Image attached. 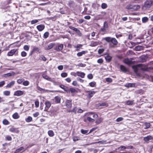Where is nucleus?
<instances>
[{
  "mask_svg": "<svg viewBox=\"0 0 153 153\" xmlns=\"http://www.w3.org/2000/svg\"><path fill=\"white\" fill-rule=\"evenodd\" d=\"M103 39L109 43L110 47L111 48H114V46L117 45L118 44L117 40L114 38L107 37L104 38Z\"/></svg>",
  "mask_w": 153,
  "mask_h": 153,
  "instance_id": "f257e3e1",
  "label": "nucleus"
},
{
  "mask_svg": "<svg viewBox=\"0 0 153 153\" xmlns=\"http://www.w3.org/2000/svg\"><path fill=\"white\" fill-rule=\"evenodd\" d=\"M18 49H14L11 50L8 52L7 55L8 56H12L14 55L17 56L18 54Z\"/></svg>",
  "mask_w": 153,
  "mask_h": 153,
  "instance_id": "f03ea898",
  "label": "nucleus"
},
{
  "mask_svg": "<svg viewBox=\"0 0 153 153\" xmlns=\"http://www.w3.org/2000/svg\"><path fill=\"white\" fill-rule=\"evenodd\" d=\"M153 4V0L146 1L144 4V7L146 8H149Z\"/></svg>",
  "mask_w": 153,
  "mask_h": 153,
  "instance_id": "7ed1b4c3",
  "label": "nucleus"
},
{
  "mask_svg": "<svg viewBox=\"0 0 153 153\" xmlns=\"http://www.w3.org/2000/svg\"><path fill=\"white\" fill-rule=\"evenodd\" d=\"M86 96L89 98H91L96 93L94 91H88L85 92Z\"/></svg>",
  "mask_w": 153,
  "mask_h": 153,
  "instance_id": "20e7f679",
  "label": "nucleus"
},
{
  "mask_svg": "<svg viewBox=\"0 0 153 153\" xmlns=\"http://www.w3.org/2000/svg\"><path fill=\"white\" fill-rule=\"evenodd\" d=\"M45 111H47L48 109L50 108L51 105V103L48 101H46L45 103Z\"/></svg>",
  "mask_w": 153,
  "mask_h": 153,
  "instance_id": "39448f33",
  "label": "nucleus"
},
{
  "mask_svg": "<svg viewBox=\"0 0 153 153\" xmlns=\"http://www.w3.org/2000/svg\"><path fill=\"white\" fill-rule=\"evenodd\" d=\"M65 105L68 108H70L72 105V100H67L65 101Z\"/></svg>",
  "mask_w": 153,
  "mask_h": 153,
  "instance_id": "423d86ee",
  "label": "nucleus"
},
{
  "mask_svg": "<svg viewBox=\"0 0 153 153\" xmlns=\"http://www.w3.org/2000/svg\"><path fill=\"white\" fill-rule=\"evenodd\" d=\"M24 94V91L21 90H17L16 91L14 94V95L17 96H20Z\"/></svg>",
  "mask_w": 153,
  "mask_h": 153,
  "instance_id": "0eeeda50",
  "label": "nucleus"
},
{
  "mask_svg": "<svg viewBox=\"0 0 153 153\" xmlns=\"http://www.w3.org/2000/svg\"><path fill=\"white\" fill-rule=\"evenodd\" d=\"M37 30L39 31H42L45 28V26L43 25H40L36 26Z\"/></svg>",
  "mask_w": 153,
  "mask_h": 153,
  "instance_id": "6e6552de",
  "label": "nucleus"
},
{
  "mask_svg": "<svg viewBox=\"0 0 153 153\" xmlns=\"http://www.w3.org/2000/svg\"><path fill=\"white\" fill-rule=\"evenodd\" d=\"M63 48V45L62 44L59 45L56 47L55 50L58 51L62 50Z\"/></svg>",
  "mask_w": 153,
  "mask_h": 153,
  "instance_id": "1a4fd4ad",
  "label": "nucleus"
},
{
  "mask_svg": "<svg viewBox=\"0 0 153 153\" xmlns=\"http://www.w3.org/2000/svg\"><path fill=\"white\" fill-rule=\"evenodd\" d=\"M153 139V137L149 135L147 137H144L143 138L144 140L146 142L150 140Z\"/></svg>",
  "mask_w": 153,
  "mask_h": 153,
  "instance_id": "9d476101",
  "label": "nucleus"
},
{
  "mask_svg": "<svg viewBox=\"0 0 153 153\" xmlns=\"http://www.w3.org/2000/svg\"><path fill=\"white\" fill-rule=\"evenodd\" d=\"M124 62L125 63L128 65L133 63V62L128 58L125 59L124 61Z\"/></svg>",
  "mask_w": 153,
  "mask_h": 153,
  "instance_id": "9b49d317",
  "label": "nucleus"
},
{
  "mask_svg": "<svg viewBox=\"0 0 153 153\" xmlns=\"http://www.w3.org/2000/svg\"><path fill=\"white\" fill-rule=\"evenodd\" d=\"M76 74L77 76L80 77L82 78H83L84 77L85 75V74L83 72H80L79 71L76 72Z\"/></svg>",
  "mask_w": 153,
  "mask_h": 153,
  "instance_id": "f8f14e48",
  "label": "nucleus"
},
{
  "mask_svg": "<svg viewBox=\"0 0 153 153\" xmlns=\"http://www.w3.org/2000/svg\"><path fill=\"white\" fill-rule=\"evenodd\" d=\"M55 45V43H51L49 44L47 47H46L45 48L46 50H48L51 49Z\"/></svg>",
  "mask_w": 153,
  "mask_h": 153,
  "instance_id": "ddd939ff",
  "label": "nucleus"
},
{
  "mask_svg": "<svg viewBox=\"0 0 153 153\" xmlns=\"http://www.w3.org/2000/svg\"><path fill=\"white\" fill-rule=\"evenodd\" d=\"M99 44V42H94L93 41H92L91 42V43L90 44V46L91 47H95Z\"/></svg>",
  "mask_w": 153,
  "mask_h": 153,
  "instance_id": "4468645a",
  "label": "nucleus"
},
{
  "mask_svg": "<svg viewBox=\"0 0 153 153\" xmlns=\"http://www.w3.org/2000/svg\"><path fill=\"white\" fill-rule=\"evenodd\" d=\"M37 89L40 91L42 93H45L46 92H47L48 91V90H45L44 89L40 87L39 86H37Z\"/></svg>",
  "mask_w": 153,
  "mask_h": 153,
  "instance_id": "2eb2a0df",
  "label": "nucleus"
},
{
  "mask_svg": "<svg viewBox=\"0 0 153 153\" xmlns=\"http://www.w3.org/2000/svg\"><path fill=\"white\" fill-rule=\"evenodd\" d=\"M10 131L12 132H16L18 133L19 132V131L17 130L16 128L12 127L9 129Z\"/></svg>",
  "mask_w": 153,
  "mask_h": 153,
  "instance_id": "dca6fc26",
  "label": "nucleus"
},
{
  "mask_svg": "<svg viewBox=\"0 0 153 153\" xmlns=\"http://www.w3.org/2000/svg\"><path fill=\"white\" fill-rule=\"evenodd\" d=\"M83 46V45L80 44H77L76 46H74V48H76V50L77 51H79L80 49L82 48V47Z\"/></svg>",
  "mask_w": 153,
  "mask_h": 153,
  "instance_id": "f3484780",
  "label": "nucleus"
},
{
  "mask_svg": "<svg viewBox=\"0 0 153 153\" xmlns=\"http://www.w3.org/2000/svg\"><path fill=\"white\" fill-rule=\"evenodd\" d=\"M87 53V51H83L81 52H78L77 53V55L78 56H82L83 55Z\"/></svg>",
  "mask_w": 153,
  "mask_h": 153,
  "instance_id": "a211bd4d",
  "label": "nucleus"
},
{
  "mask_svg": "<svg viewBox=\"0 0 153 153\" xmlns=\"http://www.w3.org/2000/svg\"><path fill=\"white\" fill-rule=\"evenodd\" d=\"M19 115L18 114L17 112L14 113L12 115L13 118L15 119H18L19 118Z\"/></svg>",
  "mask_w": 153,
  "mask_h": 153,
  "instance_id": "6ab92c4d",
  "label": "nucleus"
},
{
  "mask_svg": "<svg viewBox=\"0 0 153 153\" xmlns=\"http://www.w3.org/2000/svg\"><path fill=\"white\" fill-rule=\"evenodd\" d=\"M15 83V81H13L8 84L6 86V87L10 88Z\"/></svg>",
  "mask_w": 153,
  "mask_h": 153,
  "instance_id": "aec40b11",
  "label": "nucleus"
},
{
  "mask_svg": "<svg viewBox=\"0 0 153 153\" xmlns=\"http://www.w3.org/2000/svg\"><path fill=\"white\" fill-rule=\"evenodd\" d=\"M105 58L107 62H109L111 60L112 57L108 54L105 57Z\"/></svg>",
  "mask_w": 153,
  "mask_h": 153,
  "instance_id": "412c9836",
  "label": "nucleus"
},
{
  "mask_svg": "<svg viewBox=\"0 0 153 153\" xmlns=\"http://www.w3.org/2000/svg\"><path fill=\"white\" fill-rule=\"evenodd\" d=\"M42 76L44 78L48 81H51V79H52L51 77L48 76L47 75L45 74H43L42 75Z\"/></svg>",
  "mask_w": 153,
  "mask_h": 153,
  "instance_id": "4be33fe9",
  "label": "nucleus"
},
{
  "mask_svg": "<svg viewBox=\"0 0 153 153\" xmlns=\"http://www.w3.org/2000/svg\"><path fill=\"white\" fill-rule=\"evenodd\" d=\"M120 68L121 70L123 72H126L127 71V69L123 65H121Z\"/></svg>",
  "mask_w": 153,
  "mask_h": 153,
  "instance_id": "5701e85b",
  "label": "nucleus"
},
{
  "mask_svg": "<svg viewBox=\"0 0 153 153\" xmlns=\"http://www.w3.org/2000/svg\"><path fill=\"white\" fill-rule=\"evenodd\" d=\"M125 104L128 105H132L134 103V100H127L125 102Z\"/></svg>",
  "mask_w": 153,
  "mask_h": 153,
  "instance_id": "b1692460",
  "label": "nucleus"
},
{
  "mask_svg": "<svg viewBox=\"0 0 153 153\" xmlns=\"http://www.w3.org/2000/svg\"><path fill=\"white\" fill-rule=\"evenodd\" d=\"M125 86L128 87H132L135 86L134 83H128L125 85Z\"/></svg>",
  "mask_w": 153,
  "mask_h": 153,
  "instance_id": "393cba45",
  "label": "nucleus"
},
{
  "mask_svg": "<svg viewBox=\"0 0 153 153\" xmlns=\"http://www.w3.org/2000/svg\"><path fill=\"white\" fill-rule=\"evenodd\" d=\"M103 119L102 117H100L98 119L95 121V123L97 124H100L103 120Z\"/></svg>",
  "mask_w": 153,
  "mask_h": 153,
  "instance_id": "a878e982",
  "label": "nucleus"
},
{
  "mask_svg": "<svg viewBox=\"0 0 153 153\" xmlns=\"http://www.w3.org/2000/svg\"><path fill=\"white\" fill-rule=\"evenodd\" d=\"M48 135L51 137L53 136L54 134V132L52 130H51L48 131Z\"/></svg>",
  "mask_w": 153,
  "mask_h": 153,
  "instance_id": "bb28decb",
  "label": "nucleus"
},
{
  "mask_svg": "<svg viewBox=\"0 0 153 153\" xmlns=\"http://www.w3.org/2000/svg\"><path fill=\"white\" fill-rule=\"evenodd\" d=\"M96 83L94 81L91 82L89 83V85L90 86L92 87L96 86Z\"/></svg>",
  "mask_w": 153,
  "mask_h": 153,
  "instance_id": "cd10ccee",
  "label": "nucleus"
},
{
  "mask_svg": "<svg viewBox=\"0 0 153 153\" xmlns=\"http://www.w3.org/2000/svg\"><path fill=\"white\" fill-rule=\"evenodd\" d=\"M142 64H138L136 66H133L132 67L133 68H135V71H136L139 68L141 67L142 66Z\"/></svg>",
  "mask_w": 153,
  "mask_h": 153,
  "instance_id": "c85d7f7f",
  "label": "nucleus"
},
{
  "mask_svg": "<svg viewBox=\"0 0 153 153\" xmlns=\"http://www.w3.org/2000/svg\"><path fill=\"white\" fill-rule=\"evenodd\" d=\"M32 118L30 116H28L27 118L25 119V121L29 123L32 120Z\"/></svg>",
  "mask_w": 153,
  "mask_h": 153,
  "instance_id": "c756f323",
  "label": "nucleus"
},
{
  "mask_svg": "<svg viewBox=\"0 0 153 153\" xmlns=\"http://www.w3.org/2000/svg\"><path fill=\"white\" fill-rule=\"evenodd\" d=\"M24 149V148L23 147H20L19 148L16 150L15 152V153H17L20 152L21 151L23 150Z\"/></svg>",
  "mask_w": 153,
  "mask_h": 153,
  "instance_id": "7c9ffc66",
  "label": "nucleus"
},
{
  "mask_svg": "<svg viewBox=\"0 0 153 153\" xmlns=\"http://www.w3.org/2000/svg\"><path fill=\"white\" fill-rule=\"evenodd\" d=\"M55 101L57 103H59L60 102L61 98L58 96L56 97L55 98Z\"/></svg>",
  "mask_w": 153,
  "mask_h": 153,
  "instance_id": "2f4dec72",
  "label": "nucleus"
},
{
  "mask_svg": "<svg viewBox=\"0 0 153 153\" xmlns=\"http://www.w3.org/2000/svg\"><path fill=\"white\" fill-rule=\"evenodd\" d=\"M2 123L4 125H8L10 123L9 121L6 119H4L3 120Z\"/></svg>",
  "mask_w": 153,
  "mask_h": 153,
  "instance_id": "473e14b6",
  "label": "nucleus"
},
{
  "mask_svg": "<svg viewBox=\"0 0 153 153\" xmlns=\"http://www.w3.org/2000/svg\"><path fill=\"white\" fill-rule=\"evenodd\" d=\"M15 74V73L13 72H11L10 73H9L6 74H5V75H6L7 76H13Z\"/></svg>",
  "mask_w": 153,
  "mask_h": 153,
  "instance_id": "72a5a7b5",
  "label": "nucleus"
},
{
  "mask_svg": "<svg viewBox=\"0 0 153 153\" xmlns=\"http://www.w3.org/2000/svg\"><path fill=\"white\" fill-rule=\"evenodd\" d=\"M145 127L144 128L145 129H146L149 128L150 126V124L149 123H146L144 124Z\"/></svg>",
  "mask_w": 153,
  "mask_h": 153,
  "instance_id": "f704fd0d",
  "label": "nucleus"
},
{
  "mask_svg": "<svg viewBox=\"0 0 153 153\" xmlns=\"http://www.w3.org/2000/svg\"><path fill=\"white\" fill-rule=\"evenodd\" d=\"M3 94L4 95L8 96L10 95V91H4L3 92Z\"/></svg>",
  "mask_w": 153,
  "mask_h": 153,
  "instance_id": "c9c22d12",
  "label": "nucleus"
},
{
  "mask_svg": "<svg viewBox=\"0 0 153 153\" xmlns=\"http://www.w3.org/2000/svg\"><path fill=\"white\" fill-rule=\"evenodd\" d=\"M148 20V18L146 17H145L142 18V21L143 23L146 22Z\"/></svg>",
  "mask_w": 153,
  "mask_h": 153,
  "instance_id": "e433bc0d",
  "label": "nucleus"
},
{
  "mask_svg": "<svg viewBox=\"0 0 153 153\" xmlns=\"http://www.w3.org/2000/svg\"><path fill=\"white\" fill-rule=\"evenodd\" d=\"M87 120L90 122H93L94 121V119H92L89 117H87Z\"/></svg>",
  "mask_w": 153,
  "mask_h": 153,
  "instance_id": "4c0bfd02",
  "label": "nucleus"
},
{
  "mask_svg": "<svg viewBox=\"0 0 153 153\" xmlns=\"http://www.w3.org/2000/svg\"><path fill=\"white\" fill-rule=\"evenodd\" d=\"M126 8L128 10L133 9V6L131 4L128 5L126 6Z\"/></svg>",
  "mask_w": 153,
  "mask_h": 153,
  "instance_id": "58836bf2",
  "label": "nucleus"
},
{
  "mask_svg": "<svg viewBox=\"0 0 153 153\" xmlns=\"http://www.w3.org/2000/svg\"><path fill=\"white\" fill-rule=\"evenodd\" d=\"M29 82L28 81L26 80L23 82L22 84L25 86H27L29 85Z\"/></svg>",
  "mask_w": 153,
  "mask_h": 153,
  "instance_id": "ea45409f",
  "label": "nucleus"
},
{
  "mask_svg": "<svg viewBox=\"0 0 153 153\" xmlns=\"http://www.w3.org/2000/svg\"><path fill=\"white\" fill-rule=\"evenodd\" d=\"M49 33L48 32H45L43 35V37L45 39H46L49 36Z\"/></svg>",
  "mask_w": 153,
  "mask_h": 153,
  "instance_id": "a19ab883",
  "label": "nucleus"
},
{
  "mask_svg": "<svg viewBox=\"0 0 153 153\" xmlns=\"http://www.w3.org/2000/svg\"><path fill=\"white\" fill-rule=\"evenodd\" d=\"M102 14L100 15L101 17L100 18H98L97 19L98 20L100 19H102L103 17L105 16V12H102Z\"/></svg>",
  "mask_w": 153,
  "mask_h": 153,
  "instance_id": "79ce46f5",
  "label": "nucleus"
},
{
  "mask_svg": "<svg viewBox=\"0 0 153 153\" xmlns=\"http://www.w3.org/2000/svg\"><path fill=\"white\" fill-rule=\"evenodd\" d=\"M74 4V2L73 1H70L68 2V5L70 7L73 6Z\"/></svg>",
  "mask_w": 153,
  "mask_h": 153,
  "instance_id": "37998d69",
  "label": "nucleus"
},
{
  "mask_svg": "<svg viewBox=\"0 0 153 153\" xmlns=\"http://www.w3.org/2000/svg\"><path fill=\"white\" fill-rule=\"evenodd\" d=\"M107 7V4L105 3H102L101 4V7L103 9H105Z\"/></svg>",
  "mask_w": 153,
  "mask_h": 153,
  "instance_id": "c03bdc74",
  "label": "nucleus"
},
{
  "mask_svg": "<svg viewBox=\"0 0 153 153\" xmlns=\"http://www.w3.org/2000/svg\"><path fill=\"white\" fill-rule=\"evenodd\" d=\"M76 33L79 36H82V34L80 32V31L78 29L76 30L75 31Z\"/></svg>",
  "mask_w": 153,
  "mask_h": 153,
  "instance_id": "a18cd8bd",
  "label": "nucleus"
},
{
  "mask_svg": "<svg viewBox=\"0 0 153 153\" xmlns=\"http://www.w3.org/2000/svg\"><path fill=\"white\" fill-rule=\"evenodd\" d=\"M40 59L41 60H43L44 61H45L47 59L43 55H41L40 56Z\"/></svg>",
  "mask_w": 153,
  "mask_h": 153,
  "instance_id": "49530a36",
  "label": "nucleus"
},
{
  "mask_svg": "<svg viewBox=\"0 0 153 153\" xmlns=\"http://www.w3.org/2000/svg\"><path fill=\"white\" fill-rule=\"evenodd\" d=\"M50 81L52 82L53 83L54 85H59V82H56L52 79H51V81Z\"/></svg>",
  "mask_w": 153,
  "mask_h": 153,
  "instance_id": "de8ad7c7",
  "label": "nucleus"
},
{
  "mask_svg": "<svg viewBox=\"0 0 153 153\" xmlns=\"http://www.w3.org/2000/svg\"><path fill=\"white\" fill-rule=\"evenodd\" d=\"M73 140L74 141H76L79 140V138L77 136H74L73 138Z\"/></svg>",
  "mask_w": 153,
  "mask_h": 153,
  "instance_id": "09e8293b",
  "label": "nucleus"
},
{
  "mask_svg": "<svg viewBox=\"0 0 153 153\" xmlns=\"http://www.w3.org/2000/svg\"><path fill=\"white\" fill-rule=\"evenodd\" d=\"M61 76L62 77H65L67 76L68 74L65 72L62 73L61 74Z\"/></svg>",
  "mask_w": 153,
  "mask_h": 153,
  "instance_id": "8fccbe9b",
  "label": "nucleus"
},
{
  "mask_svg": "<svg viewBox=\"0 0 153 153\" xmlns=\"http://www.w3.org/2000/svg\"><path fill=\"white\" fill-rule=\"evenodd\" d=\"M106 81L107 82L111 83L112 81V79L110 78H107L105 79Z\"/></svg>",
  "mask_w": 153,
  "mask_h": 153,
  "instance_id": "3c124183",
  "label": "nucleus"
},
{
  "mask_svg": "<svg viewBox=\"0 0 153 153\" xmlns=\"http://www.w3.org/2000/svg\"><path fill=\"white\" fill-rule=\"evenodd\" d=\"M103 27L106 29L108 28V23L106 22H104V24H103Z\"/></svg>",
  "mask_w": 153,
  "mask_h": 153,
  "instance_id": "603ef678",
  "label": "nucleus"
},
{
  "mask_svg": "<svg viewBox=\"0 0 153 153\" xmlns=\"http://www.w3.org/2000/svg\"><path fill=\"white\" fill-rule=\"evenodd\" d=\"M24 50L28 51L29 49V47L27 45H25L23 47Z\"/></svg>",
  "mask_w": 153,
  "mask_h": 153,
  "instance_id": "864d4df0",
  "label": "nucleus"
},
{
  "mask_svg": "<svg viewBox=\"0 0 153 153\" xmlns=\"http://www.w3.org/2000/svg\"><path fill=\"white\" fill-rule=\"evenodd\" d=\"M5 139L8 141H11L12 140V138L11 136H7L5 137Z\"/></svg>",
  "mask_w": 153,
  "mask_h": 153,
  "instance_id": "5fc2aeb1",
  "label": "nucleus"
},
{
  "mask_svg": "<svg viewBox=\"0 0 153 153\" xmlns=\"http://www.w3.org/2000/svg\"><path fill=\"white\" fill-rule=\"evenodd\" d=\"M27 54V53L24 51H22L21 53V55L22 57L26 56Z\"/></svg>",
  "mask_w": 153,
  "mask_h": 153,
  "instance_id": "6e6d98bb",
  "label": "nucleus"
},
{
  "mask_svg": "<svg viewBox=\"0 0 153 153\" xmlns=\"http://www.w3.org/2000/svg\"><path fill=\"white\" fill-rule=\"evenodd\" d=\"M140 6L139 5H135L133 6V9L135 10H137L140 8Z\"/></svg>",
  "mask_w": 153,
  "mask_h": 153,
  "instance_id": "4d7b16f0",
  "label": "nucleus"
},
{
  "mask_svg": "<svg viewBox=\"0 0 153 153\" xmlns=\"http://www.w3.org/2000/svg\"><path fill=\"white\" fill-rule=\"evenodd\" d=\"M35 107L38 108L39 105V102L38 100H36L35 102Z\"/></svg>",
  "mask_w": 153,
  "mask_h": 153,
  "instance_id": "13d9d810",
  "label": "nucleus"
},
{
  "mask_svg": "<svg viewBox=\"0 0 153 153\" xmlns=\"http://www.w3.org/2000/svg\"><path fill=\"white\" fill-rule=\"evenodd\" d=\"M38 22V20H37V19H35V20H32L30 22H31V24H35L37 22Z\"/></svg>",
  "mask_w": 153,
  "mask_h": 153,
  "instance_id": "bf43d9fd",
  "label": "nucleus"
},
{
  "mask_svg": "<svg viewBox=\"0 0 153 153\" xmlns=\"http://www.w3.org/2000/svg\"><path fill=\"white\" fill-rule=\"evenodd\" d=\"M104 49L103 48L100 49L98 50V53L99 54H101L104 51Z\"/></svg>",
  "mask_w": 153,
  "mask_h": 153,
  "instance_id": "052dcab7",
  "label": "nucleus"
},
{
  "mask_svg": "<svg viewBox=\"0 0 153 153\" xmlns=\"http://www.w3.org/2000/svg\"><path fill=\"white\" fill-rule=\"evenodd\" d=\"M127 147L124 146H121L118 148V149L120 150L126 149Z\"/></svg>",
  "mask_w": 153,
  "mask_h": 153,
  "instance_id": "680f3d73",
  "label": "nucleus"
},
{
  "mask_svg": "<svg viewBox=\"0 0 153 153\" xmlns=\"http://www.w3.org/2000/svg\"><path fill=\"white\" fill-rule=\"evenodd\" d=\"M87 77L89 79H91L93 78V76L91 74H90L88 75Z\"/></svg>",
  "mask_w": 153,
  "mask_h": 153,
  "instance_id": "e2e57ef3",
  "label": "nucleus"
},
{
  "mask_svg": "<svg viewBox=\"0 0 153 153\" xmlns=\"http://www.w3.org/2000/svg\"><path fill=\"white\" fill-rule=\"evenodd\" d=\"M33 51H37L40 53V49L38 47H34L33 48Z\"/></svg>",
  "mask_w": 153,
  "mask_h": 153,
  "instance_id": "0e129e2a",
  "label": "nucleus"
},
{
  "mask_svg": "<svg viewBox=\"0 0 153 153\" xmlns=\"http://www.w3.org/2000/svg\"><path fill=\"white\" fill-rule=\"evenodd\" d=\"M123 120V118L122 117H120L117 118L116 121L117 122H119L122 121Z\"/></svg>",
  "mask_w": 153,
  "mask_h": 153,
  "instance_id": "69168bd1",
  "label": "nucleus"
},
{
  "mask_svg": "<svg viewBox=\"0 0 153 153\" xmlns=\"http://www.w3.org/2000/svg\"><path fill=\"white\" fill-rule=\"evenodd\" d=\"M76 110H77V108L76 107H74L73 109H72V112H73L75 114H76Z\"/></svg>",
  "mask_w": 153,
  "mask_h": 153,
  "instance_id": "338daca9",
  "label": "nucleus"
},
{
  "mask_svg": "<svg viewBox=\"0 0 153 153\" xmlns=\"http://www.w3.org/2000/svg\"><path fill=\"white\" fill-rule=\"evenodd\" d=\"M92 115L93 117L94 118H97L98 117V115L95 112L93 113V114Z\"/></svg>",
  "mask_w": 153,
  "mask_h": 153,
  "instance_id": "774afa93",
  "label": "nucleus"
}]
</instances>
